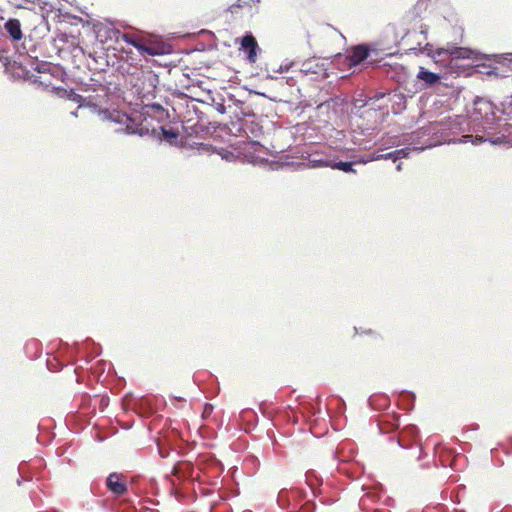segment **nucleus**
Returning <instances> with one entry per match:
<instances>
[{
    "label": "nucleus",
    "mask_w": 512,
    "mask_h": 512,
    "mask_svg": "<svg viewBox=\"0 0 512 512\" xmlns=\"http://www.w3.org/2000/svg\"><path fill=\"white\" fill-rule=\"evenodd\" d=\"M306 497L307 492L301 488H283L278 493L277 503L281 509L287 510V512H314L316 505L313 501L306 500L301 504Z\"/></svg>",
    "instance_id": "obj_1"
},
{
    "label": "nucleus",
    "mask_w": 512,
    "mask_h": 512,
    "mask_svg": "<svg viewBox=\"0 0 512 512\" xmlns=\"http://www.w3.org/2000/svg\"><path fill=\"white\" fill-rule=\"evenodd\" d=\"M502 108L496 107L491 101L485 99H478L475 101V110L473 113L474 120L481 119V126L484 130H494L501 120L496 112L502 114H510L512 110L505 108V103H501Z\"/></svg>",
    "instance_id": "obj_2"
},
{
    "label": "nucleus",
    "mask_w": 512,
    "mask_h": 512,
    "mask_svg": "<svg viewBox=\"0 0 512 512\" xmlns=\"http://www.w3.org/2000/svg\"><path fill=\"white\" fill-rule=\"evenodd\" d=\"M418 432L417 426L410 424L397 437V444L402 449L409 451L404 455L405 459L415 458L416 461H422L427 456L422 445L416 441Z\"/></svg>",
    "instance_id": "obj_3"
},
{
    "label": "nucleus",
    "mask_w": 512,
    "mask_h": 512,
    "mask_svg": "<svg viewBox=\"0 0 512 512\" xmlns=\"http://www.w3.org/2000/svg\"><path fill=\"white\" fill-rule=\"evenodd\" d=\"M446 57L451 60L471 59L473 61H478L481 59V54L476 50L448 43L445 47L438 48L433 55V58H438L440 60H443Z\"/></svg>",
    "instance_id": "obj_4"
},
{
    "label": "nucleus",
    "mask_w": 512,
    "mask_h": 512,
    "mask_svg": "<svg viewBox=\"0 0 512 512\" xmlns=\"http://www.w3.org/2000/svg\"><path fill=\"white\" fill-rule=\"evenodd\" d=\"M197 467L200 471L204 483L216 484V480L222 474L224 467L222 463L214 457L200 456L197 458Z\"/></svg>",
    "instance_id": "obj_5"
},
{
    "label": "nucleus",
    "mask_w": 512,
    "mask_h": 512,
    "mask_svg": "<svg viewBox=\"0 0 512 512\" xmlns=\"http://www.w3.org/2000/svg\"><path fill=\"white\" fill-rule=\"evenodd\" d=\"M172 473L175 477L182 481H197L199 483H204L205 480L202 478L200 471L197 467V461L195 464L189 461H180L177 462L172 470Z\"/></svg>",
    "instance_id": "obj_6"
},
{
    "label": "nucleus",
    "mask_w": 512,
    "mask_h": 512,
    "mask_svg": "<svg viewBox=\"0 0 512 512\" xmlns=\"http://www.w3.org/2000/svg\"><path fill=\"white\" fill-rule=\"evenodd\" d=\"M227 113L235 117H255V113L251 110V101L245 98H237L235 95L228 93Z\"/></svg>",
    "instance_id": "obj_7"
},
{
    "label": "nucleus",
    "mask_w": 512,
    "mask_h": 512,
    "mask_svg": "<svg viewBox=\"0 0 512 512\" xmlns=\"http://www.w3.org/2000/svg\"><path fill=\"white\" fill-rule=\"evenodd\" d=\"M124 405L126 409L135 411L140 416L146 417L154 412V406L150 399L142 397H131V399H125Z\"/></svg>",
    "instance_id": "obj_8"
},
{
    "label": "nucleus",
    "mask_w": 512,
    "mask_h": 512,
    "mask_svg": "<svg viewBox=\"0 0 512 512\" xmlns=\"http://www.w3.org/2000/svg\"><path fill=\"white\" fill-rule=\"evenodd\" d=\"M441 75L435 72H432L424 67H419V71L416 75V79L418 80V89L426 90L435 87L441 82Z\"/></svg>",
    "instance_id": "obj_9"
},
{
    "label": "nucleus",
    "mask_w": 512,
    "mask_h": 512,
    "mask_svg": "<svg viewBox=\"0 0 512 512\" xmlns=\"http://www.w3.org/2000/svg\"><path fill=\"white\" fill-rule=\"evenodd\" d=\"M106 486L112 494L117 496L124 495L128 490L126 477L117 472H112L108 475L106 478Z\"/></svg>",
    "instance_id": "obj_10"
},
{
    "label": "nucleus",
    "mask_w": 512,
    "mask_h": 512,
    "mask_svg": "<svg viewBox=\"0 0 512 512\" xmlns=\"http://www.w3.org/2000/svg\"><path fill=\"white\" fill-rule=\"evenodd\" d=\"M335 155L331 150L310 154L307 158V166L313 169L322 167L332 168Z\"/></svg>",
    "instance_id": "obj_11"
},
{
    "label": "nucleus",
    "mask_w": 512,
    "mask_h": 512,
    "mask_svg": "<svg viewBox=\"0 0 512 512\" xmlns=\"http://www.w3.org/2000/svg\"><path fill=\"white\" fill-rule=\"evenodd\" d=\"M240 49L247 53L246 59L250 64L256 62L259 45L252 33L247 32L240 41Z\"/></svg>",
    "instance_id": "obj_12"
},
{
    "label": "nucleus",
    "mask_w": 512,
    "mask_h": 512,
    "mask_svg": "<svg viewBox=\"0 0 512 512\" xmlns=\"http://www.w3.org/2000/svg\"><path fill=\"white\" fill-rule=\"evenodd\" d=\"M227 101L228 93L224 96L221 93H212L211 91L207 92L204 98L200 100L203 104L212 106L220 114L227 113Z\"/></svg>",
    "instance_id": "obj_13"
},
{
    "label": "nucleus",
    "mask_w": 512,
    "mask_h": 512,
    "mask_svg": "<svg viewBox=\"0 0 512 512\" xmlns=\"http://www.w3.org/2000/svg\"><path fill=\"white\" fill-rule=\"evenodd\" d=\"M434 145H435V143L430 138H427L426 141H424V142L418 141L416 143V145H414L412 147H404L401 149H396V150L392 151L393 162L397 163L401 159L408 158L412 151L421 152L427 148L433 147Z\"/></svg>",
    "instance_id": "obj_14"
},
{
    "label": "nucleus",
    "mask_w": 512,
    "mask_h": 512,
    "mask_svg": "<svg viewBox=\"0 0 512 512\" xmlns=\"http://www.w3.org/2000/svg\"><path fill=\"white\" fill-rule=\"evenodd\" d=\"M370 50L365 44L354 46L346 56L349 67H355L368 59Z\"/></svg>",
    "instance_id": "obj_15"
},
{
    "label": "nucleus",
    "mask_w": 512,
    "mask_h": 512,
    "mask_svg": "<svg viewBox=\"0 0 512 512\" xmlns=\"http://www.w3.org/2000/svg\"><path fill=\"white\" fill-rule=\"evenodd\" d=\"M300 72L304 75L315 74L318 76H326L327 68L324 63L318 61L317 59H307L302 62L300 67Z\"/></svg>",
    "instance_id": "obj_16"
},
{
    "label": "nucleus",
    "mask_w": 512,
    "mask_h": 512,
    "mask_svg": "<svg viewBox=\"0 0 512 512\" xmlns=\"http://www.w3.org/2000/svg\"><path fill=\"white\" fill-rule=\"evenodd\" d=\"M373 129H353L351 132V141L360 148L367 149L371 146L370 141L365 140L362 136L371 135Z\"/></svg>",
    "instance_id": "obj_17"
},
{
    "label": "nucleus",
    "mask_w": 512,
    "mask_h": 512,
    "mask_svg": "<svg viewBox=\"0 0 512 512\" xmlns=\"http://www.w3.org/2000/svg\"><path fill=\"white\" fill-rule=\"evenodd\" d=\"M4 29L8 33V35L11 37L12 40L18 41L22 38V29H21V23L16 18H10L8 19L4 24Z\"/></svg>",
    "instance_id": "obj_18"
},
{
    "label": "nucleus",
    "mask_w": 512,
    "mask_h": 512,
    "mask_svg": "<svg viewBox=\"0 0 512 512\" xmlns=\"http://www.w3.org/2000/svg\"><path fill=\"white\" fill-rule=\"evenodd\" d=\"M64 93L67 94V98L69 100L77 103L79 105V107H84V106L93 107V108L97 107V104L93 102L94 98L92 96L83 97L82 95L74 92V90H72V89L70 91L64 90Z\"/></svg>",
    "instance_id": "obj_19"
},
{
    "label": "nucleus",
    "mask_w": 512,
    "mask_h": 512,
    "mask_svg": "<svg viewBox=\"0 0 512 512\" xmlns=\"http://www.w3.org/2000/svg\"><path fill=\"white\" fill-rule=\"evenodd\" d=\"M389 95V101L392 103L394 113H398L399 111L403 110L406 105V97L403 93L399 92H390Z\"/></svg>",
    "instance_id": "obj_20"
},
{
    "label": "nucleus",
    "mask_w": 512,
    "mask_h": 512,
    "mask_svg": "<svg viewBox=\"0 0 512 512\" xmlns=\"http://www.w3.org/2000/svg\"><path fill=\"white\" fill-rule=\"evenodd\" d=\"M355 164H356V162L353 160L352 161H342L339 159L338 155H335L331 169L340 170L344 173H356V170L354 169Z\"/></svg>",
    "instance_id": "obj_21"
},
{
    "label": "nucleus",
    "mask_w": 512,
    "mask_h": 512,
    "mask_svg": "<svg viewBox=\"0 0 512 512\" xmlns=\"http://www.w3.org/2000/svg\"><path fill=\"white\" fill-rule=\"evenodd\" d=\"M415 394L409 391H401L398 396V404L404 410H411L414 406Z\"/></svg>",
    "instance_id": "obj_22"
},
{
    "label": "nucleus",
    "mask_w": 512,
    "mask_h": 512,
    "mask_svg": "<svg viewBox=\"0 0 512 512\" xmlns=\"http://www.w3.org/2000/svg\"><path fill=\"white\" fill-rule=\"evenodd\" d=\"M368 404L372 409L380 410L389 405V398L386 395H371Z\"/></svg>",
    "instance_id": "obj_23"
},
{
    "label": "nucleus",
    "mask_w": 512,
    "mask_h": 512,
    "mask_svg": "<svg viewBox=\"0 0 512 512\" xmlns=\"http://www.w3.org/2000/svg\"><path fill=\"white\" fill-rule=\"evenodd\" d=\"M306 484L308 485L311 493L314 497L318 495V485L321 484V481L319 480L317 474L313 470H309L305 474Z\"/></svg>",
    "instance_id": "obj_24"
},
{
    "label": "nucleus",
    "mask_w": 512,
    "mask_h": 512,
    "mask_svg": "<svg viewBox=\"0 0 512 512\" xmlns=\"http://www.w3.org/2000/svg\"><path fill=\"white\" fill-rule=\"evenodd\" d=\"M387 95V93L385 92H376L374 93L372 96H367L366 99H367V105L372 109V110H381L383 109L386 105H383L381 103H379L381 100H383L385 98V96Z\"/></svg>",
    "instance_id": "obj_25"
},
{
    "label": "nucleus",
    "mask_w": 512,
    "mask_h": 512,
    "mask_svg": "<svg viewBox=\"0 0 512 512\" xmlns=\"http://www.w3.org/2000/svg\"><path fill=\"white\" fill-rule=\"evenodd\" d=\"M100 114H102L105 119H109L112 122L119 124H123L125 121L130 120V118L126 114H120L119 112H110L108 109L100 110Z\"/></svg>",
    "instance_id": "obj_26"
},
{
    "label": "nucleus",
    "mask_w": 512,
    "mask_h": 512,
    "mask_svg": "<svg viewBox=\"0 0 512 512\" xmlns=\"http://www.w3.org/2000/svg\"><path fill=\"white\" fill-rule=\"evenodd\" d=\"M246 96H247V100L251 101V110L256 115L257 111L259 110L258 100H259V98L261 96H264V94L263 93H258V92H255V91H249Z\"/></svg>",
    "instance_id": "obj_27"
},
{
    "label": "nucleus",
    "mask_w": 512,
    "mask_h": 512,
    "mask_svg": "<svg viewBox=\"0 0 512 512\" xmlns=\"http://www.w3.org/2000/svg\"><path fill=\"white\" fill-rule=\"evenodd\" d=\"M159 129L162 133V139L172 143L173 140L177 139L179 136V132L175 129H167L164 126H160Z\"/></svg>",
    "instance_id": "obj_28"
},
{
    "label": "nucleus",
    "mask_w": 512,
    "mask_h": 512,
    "mask_svg": "<svg viewBox=\"0 0 512 512\" xmlns=\"http://www.w3.org/2000/svg\"><path fill=\"white\" fill-rule=\"evenodd\" d=\"M210 512H232L231 507L222 502V499H220L219 502H213L211 504Z\"/></svg>",
    "instance_id": "obj_29"
},
{
    "label": "nucleus",
    "mask_w": 512,
    "mask_h": 512,
    "mask_svg": "<svg viewBox=\"0 0 512 512\" xmlns=\"http://www.w3.org/2000/svg\"><path fill=\"white\" fill-rule=\"evenodd\" d=\"M432 128H422L418 131L412 133V140L416 141V139H420L422 136H429L431 134Z\"/></svg>",
    "instance_id": "obj_30"
},
{
    "label": "nucleus",
    "mask_w": 512,
    "mask_h": 512,
    "mask_svg": "<svg viewBox=\"0 0 512 512\" xmlns=\"http://www.w3.org/2000/svg\"><path fill=\"white\" fill-rule=\"evenodd\" d=\"M373 161H379V160H391L393 162V156L392 151L388 153H378L374 152L372 153Z\"/></svg>",
    "instance_id": "obj_31"
},
{
    "label": "nucleus",
    "mask_w": 512,
    "mask_h": 512,
    "mask_svg": "<svg viewBox=\"0 0 512 512\" xmlns=\"http://www.w3.org/2000/svg\"><path fill=\"white\" fill-rule=\"evenodd\" d=\"M366 97H367V96L359 95V97H358V98H355V99H354V107H355L356 109H362V108H364V107L368 106V105H367V99H366Z\"/></svg>",
    "instance_id": "obj_32"
},
{
    "label": "nucleus",
    "mask_w": 512,
    "mask_h": 512,
    "mask_svg": "<svg viewBox=\"0 0 512 512\" xmlns=\"http://www.w3.org/2000/svg\"><path fill=\"white\" fill-rule=\"evenodd\" d=\"M18 471H19V474H20V478L17 480V485L18 486H21L24 481H30L31 480L30 476H23V464L19 465Z\"/></svg>",
    "instance_id": "obj_33"
},
{
    "label": "nucleus",
    "mask_w": 512,
    "mask_h": 512,
    "mask_svg": "<svg viewBox=\"0 0 512 512\" xmlns=\"http://www.w3.org/2000/svg\"><path fill=\"white\" fill-rule=\"evenodd\" d=\"M295 65V61H291L286 64H281L279 68L276 70L277 73H285L288 72Z\"/></svg>",
    "instance_id": "obj_34"
},
{
    "label": "nucleus",
    "mask_w": 512,
    "mask_h": 512,
    "mask_svg": "<svg viewBox=\"0 0 512 512\" xmlns=\"http://www.w3.org/2000/svg\"><path fill=\"white\" fill-rule=\"evenodd\" d=\"M147 81H148L149 85L152 86L153 88H155L157 86V84L159 83L158 76L155 74H152L151 72L148 74Z\"/></svg>",
    "instance_id": "obj_35"
},
{
    "label": "nucleus",
    "mask_w": 512,
    "mask_h": 512,
    "mask_svg": "<svg viewBox=\"0 0 512 512\" xmlns=\"http://www.w3.org/2000/svg\"><path fill=\"white\" fill-rule=\"evenodd\" d=\"M354 161L356 162V164H366V163L372 162L373 161L372 153L370 155L360 157L359 159L354 160Z\"/></svg>",
    "instance_id": "obj_36"
},
{
    "label": "nucleus",
    "mask_w": 512,
    "mask_h": 512,
    "mask_svg": "<svg viewBox=\"0 0 512 512\" xmlns=\"http://www.w3.org/2000/svg\"><path fill=\"white\" fill-rule=\"evenodd\" d=\"M149 132L148 128H144V127H141V128H136L135 131H131V134H134V135H139L141 137L147 135Z\"/></svg>",
    "instance_id": "obj_37"
},
{
    "label": "nucleus",
    "mask_w": 512,
    "mask_h": 512,
    "mask_svg": "<svg viewBox=\"0 0 512 512\" xmlns=\"http://www.w3.org/2000/svg\"><path fill=\"white\" fill-rule=\"evenodd\" d=\"M247 4L245 0H238V3L230 7V11L234 13L237 8L244 7Z\"/></svg>",
    "instance_id": "obj_38"
},
{
    "label": "nucleus",
    "mask_w": 512,
    "mask_h": 512,
    "mask_svg": "<svg viewBox=\"0 0 512 512\" xmlns=\"http://www.w3.org/2000/svg\"><path fill=\"white\" fill-rule=\"evenodd\" d=\"M370 497H374V495H372V493H367L363 498H361L359 505L362 509H364V507L366 506V501Z\"/></svg>",
    "instance_id": "obj_39"
},
{
    "label": "nucleus",
    "mask_w": 512,
    "mask_h": 512,
    "mask_svg": "<svg viewBox=\"0 0 512 512\" xmlns=\"http://www.w3.org/2000/svg\"><path fill=\"white\" fill-rule=\"evenodd\" d=\"M247 129H250L251 133L257 137L259 133H261V128L259 126H251L247 127Z\"/></svg>",
    "instance_id": "obj_40"
},
{
    "label": "nucleus",
    "mask_w": 512,
    "mask_h": 512,
    "mask_svg": "<svg viewBox=\"0 0 512 512\" xmlns=\"http://www.w3.org/2000/svg\"><path fill=\"white\" fill-rule=\"evenodd\" d=\"M136 128H133L130 125H127L124 129H121V131H124L126 134L132 135L131 131H135ZM117 132H120V130H117Z\"/></svg>",
    "instance_id": "obj_41"
},
{
    "label": "nucleus",
    "mask_w": 512,
    "mask_h": 512,
    "mask_svg": "<svg viewBox=\"0 0 512 512\" xmlns=\"http://www.w3.org/2000/svg\"><path fill=\"white\" fill-rule=\"evenodd\" d=\"M470 138H472L471 135H463L462 138L459 140V142L467 143L470 140Z\"/></svg>",
    "instance_id": "obj_42"
},
{
    "label": "nucleus",
    "mask_w": 512,
    "mask_h": 512,
    "mask_svg": "<svg viewBox=\"0 0 512 512\" xmlns=\"http://www.w3.org/2000/svg\"><path fill=\"white\" fill-rule=\"evenodd\" d=\"M158 451H159V455L162 457V458H167L169 453L167 451H164L162 450L161 448H158Z\"/></svg>",
    "instance_id": "obj_43"
},
{
    "label": "nucleus",
    "mask_w": 512,
    "mask_h": 512,
    "mask_svg": "<svg viewBox=\"0 0 512 512\" xmlns=\"http://www.w3.org/2000/svg\"><path fill=\"white\" fill-rule=\"evenodd\" d=\"M345 408V402L342 398L339 399V410L343 411Z\"/></svg>",
    "instance_id": "obj_44"
},
{
    "label": "nucleus",
    "mask_w": 512,
    "mask_h": 512,
    "mask_svg": "<svg viewBox=\"0 0 512 512\" xmlns=\"http://www.w3.org/2000/svg\"><path fill=\"white\" fill-rule=\"evenodd\" d=\"M398 426H399L398 418H395L394 423L391 424V428L396 429V428H398Z\"/></svg>",
    "instance_id": "obj_45"
},
{
    "label": "nucleus",
    "mask_w": 512,
    "mask_h": 512,
    "mask_svg": "<svg viewBox=\"0 0 512 512\" xmlns=\"http://www.w3.org/2000/svg\"><path fill=\"white\" fill-rule=\"evenodd\" d=\"M456 461H457V456H455L454 459L452 460V462L449 464V466L452 469H455Z\"/></svg>",
    "instance_id": "obj_46"
},
{
    "label": "nucleus",
    "mask_w": 512,
    "mask_h": 512,
    "mask_svg": "<svg viewBox=\"0 0 512 512\" xmlns=\"http://www.w3.org/2000/svg\"><path fill=\"white\" fill-rule=\"evenodd\" d=\"M430 467V464L429 462H424L420 465V468L421 469H428Z\"/></svg>",
    "instance_id": "obj_47"
},
{
    "label": "nucleus",
    "mask_w": 512,
    "mask_h": 512,
    "mask_svg": "<svg viewBox=\"0 0 512 512\" xmlns=\"http://www.w3.org/2000/svg\"><path fill=\"white\" fill-rule=\"evenodd\" d=\"M396 170L398 172H400L402 170V163L401 162H398L397 165H396Z\"/></svg>",
    "instance_id": "obj_48"
},
{
    "label": "nucleus",
    "mask_w": 512,
    "mask_h": 512,
    "mask_svg": "<svg viewBox=\"0 0 512 512\" xmlns=\"http://www.w3.org/2000/svg\"><path fill=\"white\" fill-rule=\"evenodd\" d=\"M491 512H503V511H502V510H500L498 506H494V507L491 509Z\"/></svg>",
    "instance_id": "obj_49"
},
{
    "label": "nucleus",
    "mask_w": 512,
    "mask_h": 512,
    "mask_svg": "<svg viewBox=\"0 0 512 512\" xmlns=\"http://www.w3.org/2000/svg\"><path fill=\"white\" fill-rule=\"evenodd\" d=\"M48 369L51 371H54V367L52 366V363L50 361H47Z\"/></svg>",
    "instance_id": "obj_50"
},
{
    "label": "nucleus",
    "mask_w": 512,
    "mask_h": 512,
    "mask_svg": "<svg viewBox=\"0 0 512 512\" xmlns=\"http://www.w3.org/2000/svg\"><path fill=\"white\" fill-rule=\"evenodd\" d=\"M153 108H155L157 110H163V108H162V106L160 104H154Z\"/></svg>",
    "instance_id": "obj_51"
},
{
    "label": "nucleus",
    "mask_w": 512,
    "mask_h": 512,
    "mask_svg": "<svg viewBox=\"0 0 512 512\" xmlns=\"http://www.w3.org/2000/svg\"><path fill=\"white\" fill-rule=\"evenodd\" d=\"M125 41H126V42H128V43H130V44H132V45H134V46H136V44H135V42H134V41L129 40V39H127L126 37H125Z\"/></svg>",
    "instance_id": "obj_52"
},
{
    "label": "nucleus",
    "mask_w": 512,
    "mask_h": 512,
    "mask_svg": "<svg viewBox=\"0 0 512 512\" xmlns=\"http://www.w3.org/2000/svg\"><path fill=\"white\" fill-rule=\"evenodd\" d=\"M335 457L340 458V451L339 450L336 451Z\"/></svg>",
    "instance_id": "obj_53"
},
{
    "label": "nucleus",
    "mask_w": 512,
    "mask_h": 512,
    "mask_svg": "<svg viewBox=\"0 0 512 512\" xmlns=\"http://www.w3.org/2000/svg\"><path fill=\"white\" fill-rule=\"evenodd\" d=\"M479 428V426L477 424H475L472 428V430H477Z\"/></svg>",
    "instance_id": "obj_54"
},
{
    "label": "nucleus",
    "mask_w": 512,
    "mask_h": 512,
    "mask_svg": "<svg viewBox=\"0 0 512 512\" xmlns=\"http://www.w3.org/2000/svg\"><path fill=\"white\" fill-rule=\"evenodd\" d=\"M381 432H386L383 426H379Z\"/></svg>",
    "instance_id": "obj_55"
},
{
    "label": "nucleus",
    "mask_w": 512,
    "mask_h": 512,
    "mask_svg": "<svg viewBox=\"0 0 512 512\" xmlns=\"http://www.w3.org/2000/svg\"><path fill=\"white\" fill-rule=\"evenodd\" d=\"M313 409V414H316V410L314 407H311ZM320 410L318 409L317 412H319Z\"/></svg>",
    "instance_id": "obj_56"
},
{
    "label": "nucleus",
    "mask_w": 512,
    "mask_h": 512,
    "mask_svg": "<svg viewBox=\"0 0 512 512\" xmlns=\"http://www.w3.org/2000/svg\"><path fill=\"white\" fill-rule=\"evenodd\" d=\"M250 1L253 2V3H259L260 2V0H250Z\"/></svg>",
    "instance_id": "obj_57"
},
{
    "label": "nucleus",
    "mask_w": 512,
    "mask_h": 512,
    "mask_svg": "<svg viewBox=\"0 0 512 512\" xmlns=\"http://www.w3.org/2000/svg\"><path fill=\"white\" fill-rule=\"evenodd\" d=\"M150 511H151V512H160V511H159V510H157V509H151Z\"/></svg>",
    "instance_id": "obj_58"
},
{
    "label": "nucleus",
    "mask_w": 512,
    "mask_h": 512,
    "mask_svg": "<svg viewBox=\"0 0 512 512\" xmlns=\"http://www.w3.org/2000/svg\"><path fill=\"white\" fill-rule=\"evenodd\" d=\"M71 114H72L73 116H75V117L77 116V112H76V111L72 112Z\"/></svg>",
    "instance_id": "obj_59"
},
{
    "label": "nucleus",
    "mask_w": 512,
    "mask_h": 512,
    "mask_svg": "<svg viewBox=\"0 0 512 512\" xmlns=\"http://www.w3.org/2000/svg\"><path fill=\"white\" fill-rule=\"evenodd\" d=\"M512 105V98L509 100V107Z\"/></svg>",
    "instance_id": "obj_60"
}]
</instances>
